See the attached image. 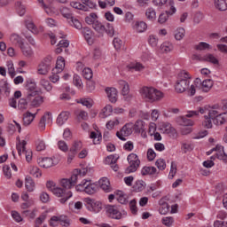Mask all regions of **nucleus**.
I'll return each instance as SVG.
<instances>
[{
  "mask_svg": "<svg viewBox=\"0 0 227 227\" xmlns=\"http://www.w3.org/2000/svg\"><path fill=\"white\" fill-rule=\"evenodd\" d=\"M46 188L48 191H51L54 194V196H57V198H61L59 201L60 203H62V205H65V203H67V201H68V200H70L73 195L70 191L67 192V190L56 186V183H54L53 181H47Z\"/></svg>",
  "mask_w": 227,
  "mask_h": 227,
  "instance_id": "2",
  "label": "nucleus"
},
{
  "mask_svg": "<svg viewBox=\"0 0 227 227\" xmlns=\"http://www.w3.org/2000/svg\"><path fill=\"white\" fill-rule=\"evenodd\" d=\"M133 129L138 134L145 132V121L141 120L137 121L136 123L133 124Z\"/></svg>",
  "mask_w": 227,
  "mask_h": 227,
  "instance_id": "38",
  "label": "nucleus"
},
{
  "mask_svg": "<svg viewBox=\"0 0 227 227\" xmlns=\"http://www.w3.org/2000/svg\"><path fill=\"white\" fill-rule=\"evenodd\" d=\"M215 6L220 12H226L227 10V0H215Z\"/></svg>",
  "mask_w": 227,
  "mask_h": 227,
  "instance_id": "37",
  "label": "nucleus"
},
{
  "mask_svg": "<svg viewBox=\"0 0 227 227\" xmlns=\"http://www.w3.org/2000/svg\"><path fill=\"white\" fill-rule=\"evenodd\" d=\"M106 92L109 102L112 104H116V102H118V90L115 88H106Z\"/></svg>",
  "mask_w": 227,
  "mask_h": 227,
  "instance_id": "10",
  "label": "nucleus"
},
{
  "mask_svg": "<svg viewBox=\"0 0 227 227\" xmlns=\"http://www.w3.org/2000/svg\"><path fill=\"white\" fill-rule=\"evenodd\" d=\"M82 35L89 45H93V31L90 27H83Z\"/></svg>",
  "mask_w": 227,
  "mask_h": 227,
  "instance_id": "22",
  "label": "nucleus"
},
{
  "mask_svg": "<svg viewBox=\"0 0 227 227\" xmlns=\"http://www.w3.org/2000/svg\"><path fill=\"white\" fill-rule=\"evenodd\" d=\"M15 6L20 17H23V15H26V5H24L22 2L20 1L16 2Z\"/></svg>",
  "mask_w": 227,
  "mask_h": 227,
  "instance_id": "40",
  "label": "nucleus"
},
{
  "mask_svg": "<svg viewBox=\"0 0 227 227\" xmlns=\"http://www.w3.org/2000/svg\"><path fill=\"white\" fill-rule=\"evenodd\" d=\"M82 76L84 79H87V81H90V79H93V71H91V68L90 67H85L82 71Z\"/></svg>",
  "mask_w": 227,
  "mask_h": 227,
  "instance_id": "53",
  "label": "nucleus"
},
{
  "mask_svg": "<svg viewBox=\"0 0 227 227\" xmlns=\"http://www.w3.org/2000/svg\"><path fill=\"white\" fill-rule=\"evenodd\" d=\"M219 114H221V109L215 106L207 110L208 118L215 120V121H217V116H219Z\"/></svg>",
  "mask_w": 227,
  "mask_h": 227,
  "instance_id": "20",
  "label": "nucleus"
},
{
  "mask_svg": "<svg viewBox=\"0 0 227 227\" xmlns=\"http://www.w3.org/2000/svg\"><path fill=\"white\" fill-rule=\"evenodd\" d=\"M204 118L205 120L204 121H202V127H204V129H212V127H214V125L212 124L213 119L208 117V115H205Z\"/></svg>",
  "mask_w": 227,
  "mask_h": 227,
  "instance_id": "58",
  "label": "nucleus"
},
{
  "mask_svg": "<svg viewBox=\"0 0 227 227\" xmlns=\"http://www.w3.org/2000/svg\"><path fill=\"white\" fill-rule=\"evenodd\" d=\"M168 4L170 6V11H166L165 12L160 14L158 19L159 24H165V22H168L169 15H174V13H176V8H175V2L173 0H169Z\"/></svg>",
  "mask_w": 227,
  "mask_h": 227,
  "instance_id": "6",
  "label": "nucleus"
},
{
  "mask_svg": "<svg viewBox=\"0 0 227 227\" xmlns=\"http://www.w3.org/2000/svg\"><path fill=\"white\" fill-rule=\"evenodd\" d=\"M157 173V168L155 167H144L141 170V175L145 176L146 175H155Z\"/></svg>",
  "mask_w": 227,
  "mask_h": 227,
  "instance_id": "41",
  "label": "nucleus"
},
{
  "mask_svg": "<svg viewBox=\"0 0 227 227\" xmlns=\"http://www.w3.org/2000/svg\"><path fill=\"white\" fill-rule=\"evenodd\" d=\"M92 28L96 33H98V35H104V33H106V25H103L102 22L98 20L94 23Z\"/></svg>",
  "mask_w": 227,
  "mask_h": 227,
  "instance_id": "28",
  "label": "nucleus"
},
{
  "mask_svg": "<svg viewBox=\"0 0 227 227\" xmlns=\"http://www.w3.org/2000/svg\"><path fill=\"white\" fill-rule=\"evenodd\" d=\"M18 108L20 111H26L27 109V99L20 98L18 103Z\"/></svg>",
  "mask_w": 227,
  "mask_h": 227,
  "instance_id": "63",
  "label": "nucleus"
},
{
  "mask_svg": "<svg viewBox=\"0 0 227 227\" xmlns=\"http://www.w3.org/2000/svg\"><path fill=\"white\" fill-rule=\"evenodd\" d=\"M7 70H8L9 75L12 78L15 77L16 73H15V67L13 66V62L12 61L7 62Z\"/></svg>",
  "mask_w": 227,
  "mask_h": 227,
  "instance_id": "61",
  "label": "nucleus"
},
{
  "mask_svg": "<svg viewBox=\"0 0 227 227\" xmlns=\"http://www.w3.org/2000/svg\"><path fill=\"white\" fill-rule=\"evenodd\" d=\"M70 118V112H61L57 118V125L59 127L65 125Z\"/></svg>",
  "mask_w": 227,
  "mask_h": 227,
  "instance_id": "17",
  "label": "nucleus"
},
{
  "mask_svg": "<svg viewBox=\"0 0 227 227\" xmlns=\"http://www.w3.org/2000/svg\"><path fill=\"white\" fill-rule=\"evenodd\" d=\"M118 83L121 88V94L123 96L129 95V93H130V87L129 86V82H125L124 80H119Z\"/></svg>",
  "mask_w": 227,
  "mask_h": 227,
  "instance_id": "34",
  "label": "nucleus"
},
{
  "mask_svg": "<svg viewBox=\"0 0 227 227\" xmlns=\"http://www.w3.org/2000/svg\"><path fill=\"white\" fill-rule=\"evenodd\" d=\"M39 166L41 168H52L54 161L52 160L51 158H43L39 160Z\"/></svg>",
  "mask_w": 227,
  "mask_h": 227,
  "instance_id": "33",
  "label": "nucleus"
},
{
  "mask_svg": "<svg viewBox=\"0 0 227 227\" xmlns=\"http://www.w3.org/2000/svg\"><path fill=\"white\" fill-rule=\"evenodd\" d=\"M69 23L73 27H75V29H82V23H81L75 17L72 18V20H70Z\"/></svg>",
  "mask_w": 227,
  "mask_h": 227,
  "instance_id": "59",
  "label": "nucleus"
},
{
  "mask_svg": "<svg viewBox=\"0 0 227 227\" xmlns=\"http://www.w3.org/2000/svg\"><path fill=\"white\" fill-rule=\"evenodd\" d=\"M26 145H27V142H26V140H22L21 142L20 141L17 145L16 148L18 150V153L19 155H22V153H25L26 151Z\"/></svg>",
  "mask_w": 227,
  "mask_h": 227,
  "instance_id": "48",
  "label": "nucleus"
},
{
  "mask_svg": "<svg viewBox=\"0 0 227 227\" xmlns=\"http://www.w3.org/2000/svg\"><path fill=\"white\" fill-rule=\"evenodd\" d=\"M10 42H11V43H12V45H17L18 47H20L24 43L22 37H20L17 34L11 35Z\"/></svg>",
  "mask_w": 227,
  "mask_h": 227,
  "instance_id": "25",
  "label": "nucleus"
},
{
  "mask_svg": "<svg viewBox=\"0 0 227 227\" xmlns=\"http://www.w3.org/2000/svg\"><path fill=\"white\" fill-rule=\"evenodd\" d=\"M132 129H134V124L132 122L125 124L120 131L116 132V136L121 141H127L128 136L132 134Z\"/></svg>",
  "mask_w": 227,
  "mask_h": 227,
  "instance_id": "8",
  "label": "nucleus"
},
{
  "mask_svg": "<svg viewBox=\"0 0 227 227\" xmlns=\"http://www.w3.org/2000/svg\"><path fill=\"white\" fill-rule=\"evenodd\" d=\"M83 201L85 207H87L88 210L90 212L98 213L99 210H102V203L100 201H97L91 198H85Z\"/></svg>",
  "mask_w": 227,
  "mask_h": 227,
  "instance_id": "7",
  "label": "nucleus"
},
{
  "mask_svg": "<svg viewBox=\"0 0 227 227\" xmlns=\"http://www.w3.org/2000/svg\"><path fill=\"white\" fill-rule=\"evenodd\" d=\"M25 26L27 28L33 33V35H39L42 31H43V27H36V25L32 20H26L25 21Z\"/></svg>",
  "mask_w": 227,
  "mask_h": 227,
  "instance_id": "16",
  "label": "nucleus"
},
{
  "mask_svg": "<svg viewBox=\"0 0 227 227\" xmlns=\"http://www.w3.org/2000/svg\"><path fill=\"white\" fill-rule=\"evenodd\" d=\"M193 148L194 147L192 146V145L191 143H187V142L182 143L181 150L184 151V153L192 152Z\"/></svg>",
  "mask_w": 227,
  "mask_h": 227,
  "instance_id": "62",
  "label": "nucleus"
},
{
  "mask_svg": "<svg viewBox=\"0 0 227 227\" xmlns=\"http://www.w3.org/2000/svg\"><path fill=\"white\" fill-rule=\"evenodd\" d=\"M25 187L28 192H33V191H35V181L33 180V178H31V176L26 177Z\"/></svg>",
  "mask_w": 227,
  "mask_h": 227,
  "instance_id": "31",
  "label": "nucleus"
},
{
  "mask_svg": "<svg viewBox=\"0 0 227 227\" xmlns=\"http://www.w3.org/2000/svg\"><path fill=\"white\" fill-rule=\"evenodd\" d=\"M20 48L21 49L23 56L26 58H31L33 56V50L31 49L30 45L23 43Z\"/></svg>",
  "mask_w": 227,
  "mask_h": 227,
  "instance_id": "26",
  "label": "nucleus"
},
{
  "mask_svg": "<svg viewBox=\"0 0 227 227\" xmlns=\"http://www.w3.org/2000/svg\"><path fill=\"white\" fill-rule=\"evenodd\" d=\"M160 49H161V52H171V51H173L174 47H173V43H169V42H165L160 45Z\"/></svg>",
  "mask_w": 227,
  "mask_h": 227,
  "instance_id": "51",
  "label": "nucleus"
},
{
  "mask_svg": "<svg viewBox=\"0 0 227 227\" xmlns=\"http://www.w3.org/2000/svg\"><path fill=\"white\" fill-rule=\"evenodd\" d=\"M98 189V186L95 184H85V192L86 194H95L97 192V190Z\"/></svg>",
  "mask_w": 227,
  "mask_h": 227,
  "instance_id": "39",
  "label": "nucleus"
},
{
  "mask_svg": "<svg viewBox=\"0 0 227 227\" xmlns=\"http://www.w3.org/2000/svg\"><path fill=\"white\" fill-rule=\"evenodd\" d=\"M198 114H200L199 111H190L185 116L178 117L176 119V121L183 127H192V125H194V122L187 118H194V116H198Z\"/></svg>",
  "mask_w": 227,
  "mask_h": 227,
  "instance_id": "5",
  "label": "nucleus"
},
{
  "mask_svg": "<svg viewBox=\"0 0 227 227\" xmlns=\"http://www.w3.org/2000/svg\"><path fill=\"white\" fill-rule=\"evenodd\" d=\"M111 113H113V106L106 105L100 113L101 118H107V116H111Z\"/></svg>",
  "mask_w": 227,
  "mask_h": 227,
  "instance_id": "45",
  "label": "nucleus"
},
{
  "mask_svg": "<svg viewBox=\"0 0 227 227\" xmlns=\"http://www.w3.org/2000/svg\"><path fill=\"white\" fill-rule=\"evenodd\" d=\"M40 85L46 90V91H51L52 90V84H51V82L46 79H41Z\"/></svg>",
  "mask_w": 227,
  "mask_h": 227,
  "instance_id": "55",
  "label": "nucleus"
},
{
  "mask_svg": "<svg viewBox=\"0 0 227 227\" xmlns=\"http://www.w3.org/2000/svg\"><path fill=\"white\" fill-rule=\"evenodd\" d=\"M51 221H55V223H60L63 227H70V218L65 215H61L59 216H52Z\"/></svg>",
  "mask_w": 227,
  "mask_h": 227,
  "instance_id": "14",
  "label": "nucleus"
},
{
  "mask_svg": "<svg viewBox=\"0 0 227 227\" xmlns=\"http://www.w3.org/2000/svg\"><path fill=\"white\" fill-rule=\"evenodd\" d=\"M98 21V16L95 12L90 13L88 16L85 17V22L86 24H88V26H93Z\"/></svg>",
  "mask_w": 227,
  "mask_h": 227,
  "instance_id": "29",
  "label": "nucleus"
},
{
  "mask_svg": "<svg viewBox=\"0 0 227 227\" xmlns=\"http://www.w3.org/2000/svg\"><path fill=\"white\" fill-rule=\"evenodd\" d=\"M28 171L29 174L35 178H40V176H42V172H40V168H38V167H30Z\"/></svg>",
  "mask_w": 227,
  "mask_h": 227,
  "instance_id": "54",
  "label": "nucleus"
},
{
  "mask_svg": "<svg viewBox=\"0 0 227 227\" xmlns=\"http://www.w3.org/2000/svg\"><path fill=\"white\" fill-rule=\"evenodd\" d=\"M204 61H207V63H212L213 65H218L219 59L214 56L212 53H207L204 56Z\"/></svg>",
  "mask_w": 227,
  "mask_h": 227,
  "instance_id": "44",
  "label": "nucleus"
},
{
  "mask_svg": "<svg viewBox=\"0 0 227 227\" xmlns=\"http://www.w3.org/2000/svg\"><path fill=\"white\" fill-rule=\"evenodd\" d=\"M185 36V29L184 27H179L176 29L175 38L176 40H183L184 37Z\"/></svg>",
  "mask_w": 227,
  "mask_h": 227,
  "instance_id": "56",
  "label": "nucleus"
},
{
  "mask_svg": "<svg viewBox=\"0 0 227 227\" xmlns=\"http://www.w3.org/2000/svg\"><path fill=\"white\" fill-rule=\"evenodd\" d=\"M90 139H93L94 145H100V141H102V132L97 130L90 132Z\"/></svg>",
  "mask_w": 227,
  "mask_h": 227,
  "instance_id": "30",
  "label": "nucleus"
},
{
  "mask_svg": "<svg viewBox=\"0 0 227 227\" xmlns=\"http://www.w3.org/2000/svg\"><path fill=\"white\" fill-rule=\"evenodd\" d=\"M139 93L145 102H150L151 104L164 98V93L153 87L144 86L140 89Z\"/></svg>",
  "mask_w": 227,
  "mask_h": 227,
  "instance_id": "1",
  "label": "nucleus"
},
{
  "mask_svg": "<svg viewBox=\"0 0 227 227\" xmlns=\"http://www.w3.org/2000/svg\"><path fill=\"white\" fill-rule=\"evenodd\" d=\"M129 70H136V72H143L145 70V66L139 62L130 64L128 66Z\"/></svg>",
  "mask_w": 227,
  "mask_h": 227,
  "instance_id": "49",
  "label": "nucleus"
},
{
  "mask_svg": "<svg viewBox=\"0 0 227 227\" xmlns=\"http://www.w3.org/2000/svg\"><path fill=\"white\" fill-rule=\"evenodd\" d=\"M115 195L117 196V200L121 205H127L129 200H127V196L123 192L118 191L115 192Z\"/></svg>",
  "mask_w": 227,
  "mask_h": 227,
  "instance_id": "42",
  "label": "nucleus"
},
{
  "mask_svg": "<svg viewBox=\"0 0 227 227\" xmlns=\"http://www.w3.org/2000/svg\"><path fill=\"white\" fill-rule=\"evenodd\" d=\"M50 71L51 67H49V66H45V64H43L42 62L37 67V74H39V75H47Z\"/></svg>",
  "mask_w": 227,
  "mask_h": 227,
  "instance_id": "36",
  "label": "nucleus"
},
{
  "mask_svg": "<svg viewBox=\"0 0 227 227\" xmlns=\"http://www.w3.org/2000/svg\"><path fill=\"white\" fill-rule=\"evenodd\" d=\"M59 184L64 189H72V187H75L77 184V177L73 174L70 178L61 179Z\"/></svg>",
  "mask_w": 227,
  "mask_h": 227,
  "instance_id": "9",
  "label": "nucleus"
},
{
  "mask_svg": "<svg viewBox=\"0 0 227 227\" xmlns=\"http://www.w3.org/2000/svg\"><path fill=\"white\" fill-rule=\"evenodd\" d=\"M38 95V90H36V84L30 82L27 85V98H31V97H35Z\"/></svg>",
  "mask_w": 227,
  "mask_h": 227,
  "instance_id": "19",
  "label": "nucleus"
},
{
  "mask_svg": "<svg viewBox=\"0 0 227 227\" xmlns=\"http://www.w3.org/2000/svg\"><path fill=\"white\" fill-rule=\"evenodd\" d=\"M10 84L8 82L2 81L0 82V93L4 95V97H10Z\"/></svg>",
  "mask_w": 227,
  "mask_h": 227,
  "instance_id": "23",
  "label": "nucleus"
},
{
  "mask_svg": "<svg viewBox=\"0 0 227 227\" xmlns=\"http://www.w3.org/2000/svg\"><path fill=\"white\" fill-rule=\"evenodd\" d=\"M28 102H30L31 107H40L42 104H43V98L38 94L31 97L30 98H27Z\"/></svg>",
  "mask_w": 227,
  "mask_h": 227,
  "instance_id": "13",
  "label": "nucleus"
},
{
  "mask_svg": "<svg viewBox=\"0 0 227 227\" xmlns=\"http://www.w3.org/2000/svg\"><path fill=\"white\" fill-rule=\"evenodd\" d=\"M73 175L74 176H76V180H79L81 176H86V175H88V168H86L82 169L76 168L74 170Z\"/></svg>",
  "mask_w": 227,
  "mask_h": 227,
  "instance_id": "46",
  "label": "nucleus"
},
{
  "mask_svg": "<svg viewBox=\"0 0 227 227\" xmlns=\"http://www.w3.org/2000/svg\"><path fill=\"white\" fill-rule=\"evenodd\" d=\"M118 125H120V120L118 118H115L106 122V129L108 130H113V129H114V127H118Z\"/></svg>",
  "mask_w": 227,
  "mask_h": 227,
  "instance_id": "52",
  "label": "nucleus"
},
{
  "mask_svg": "<svg viewBox=\"0 0 227 227\" xmlns=\"http://www.w3.org/2000/svg\"><path fill=\"white\" fill-rule=\"evenodd\" d=\"M82 148V142H81V140H74L69 150H71L74 153H77V152H79Z\"/></svg>",
  "mask_w": 227,
  "mask_h": 227,
  "instance_id": "47",
  "label": "nucleus"
},
{
  "mask_svg": "<svg viewBox=\"0 0 227 227\" xmlns=\"http://www.w3.org/2000/svg\"><path fill=\"white\" fill-rule=\"evenodd\" d=\"M133 27L137 33H145L148 26L144 21H137Z\"/></svg>",
  "mask_w": 227,
  "mask_h": 227,
  "instance_id": "32",
  "label": "nucleus"
},
{
  "mask_svg": "<svg viewBox=\"0 0 227 227\" xmlns=\"http://www.w3.org/2000/svg\"><path fill=\"white\" fill-rule=\"evenodd\" d=\"M105 27V33H106L108 36H114V27L111 23H106Z\"/></svg>",
  "mask_w": 227,
  "mask_h": 227,
  "instance_id": "60",
  "label": "nucleus"
},
{
  "mask_svg": "<svg viewBox=\"0 0 227 227\" xmlns=\"http://www.w3.org/2000/svg\"><path fill=\"white\" fill-rule=\"evenodd\" d=\"M75 115H76V118H78V120H83V121L88 120V112L84 110H77L75 112Z\"/></svg>",
  "mask_w": 227,
  "mask_h": 227,
  "instance_id": "57",
  "label": "nucleus"
},
{
  "mask_svg": "<svg viewBox=\"0 0 227 227\" xmlns=\"http://www.w3.org/2000/svg\"><path fill=\"white\" fill-rule=\"evenodd\" d=\"M227 121V113H220L216 118L215 125H224Z\"/></svg>",
  "mask_w": 227,
  "mask_h": 227,
  "instance_id": "50",
  "label": "nucleus"
},
{
  "mask_svg": "<svg viewBox=\"0 0 227 227\" xmlns=\"http://www.w3.org/2000/svg\"><path fill=\"white\" fill-rule=\"evenodd\" d=\"M159 129L163 132V134H176V129H175L169 122H162Z\"/></svg>",
  "mask_w": 227,
  "mask_h": 227,
  "instance_id": "12",
  "label": "nucleus"
},
{
  "mask_svg": "<svg viewBox=\"0 0 227 227\" xmlns=\"http://www.w3.org/2000/svg\"><path fill=\"white\" fill-rule=\"evenodd\" d=\"M145 17L148 20H155L157 19V12H155V9L153 7H149L145 11Z\"/></svg>",
  "mask_w": 227,
  "mask_h": 227,
  "instance_id": "35",
  "label": "nucleus"
},
{
  "mask_svg": "<svg viewBox=\"0 0 227 227\" xmlns=\"http://www.w3.org/2000/svg\"><path fill=\"white\" fill-rule=\"evenodd\" d=\"M201 90L204 93H208L210 90H212V86H214V81L210 79L204 80L201 83Z\"/></svg>",
  "mask_w": 227,
  "mask_h": 227,
  "instance_id": "27",
  "label": "nucleus"
},
{
  "mask_svg": "<svg viewBox=\"0 0 227 227\" xmlns=\"http://www.w3.org/2000/svg\"><path fill=\"white\" fill-rule=\"evenodd\" d=\"M128 162L129 166L125 169V173L127 175H130V173H136L137 171V168H139V164H141V160H139V157L136 153H130L128 155Z\"/></svg>",
  "mask_w": 227,
  "mask_h": 227,
  "instance_id": "4",
  "label": "nucleus"
},
{
  "mask_svg": "<svg viewBox=\"0 0 227 227\" xmlns=\"http://www.w3.org/2000/svg\"><path fill=\"white\" fill-rule=\"evenodd\" d=\"M196 51H212V45L208 43L200 42L195 46Z\"/></svg>",
  "mask_w": 227,
  "mask_h": 227,
  "instance_id": "43",
  "label": "nucleus"
},
{
  "mask_svg": "<svg viewBox=\"0 0 227 227\" xmlns=\"http://www.w3.org/2000/svg\"><path fill=\"white\" fill-rule=\"evenodd\" d=\"M100 188L105 191V192H111L113 188H111V183L107 177H103L99 180Z\"/></svg>",
  "mask_w": 227,
  "mask_h": 227,
  "instance_id": "21",
  "label": "nucleus"
},
{
  "mask_svg": "<svg viewBox=\"0 0 227 227\" xmlns=\"http://www.w3.org/2000/svg\"><path fill=\"white\" fill-rule=\"evenodd\" d=\"M159 211L161 215H166V214L169 212V204H168V202H163L160 207Z\"/></svg>",
  "mask_w": 227,
  "mask_h": 227,
  "instance_id": "64",
  "label": "nucleus"
},
{
  "mask_svg": "<svg viewBox=\"0 0 227 227\" xmlns=\"http://www.w3.org/2000/svg\"><path fill=\"white\" fill-rule=\"evenodd\" d=\"M36 118V114H31V112L27 111L23 114V125L27 127L33 123V121Z\"/></svg>",
  "mask_w": 227,
  "mask_h": 227,
  "instance_id": "18",
  "label": "nucleus"
},
{
  "mask_svg": "<svg viewBox=\"0 0 227 227\" xmlns=\"http://www.w3.org/2000/svg\"><path fill=\"white\" fill-rule=\"evenodd\" d=\"M108 217H111V219H121V213L120 210H118V207L115 206H110L107 210Z\"/></svg>",
  "mask_w": 227,
  "mask_h": 227,
  "instance_id": "11",
  "label": "nucleus"
},
{
  "mask_svg": "<svg viewBox=\"0 0 227 227\" xmlns=\"http://www.w3.org/2000/svg\"><path fill=\"white\" fill-rule=\"evenodd\" d=\"M64 68H65V59L63 57H58L56 67L55 69H53V72H57V74H61Z\"/></svg>",
  "mask_w": 227,
  "mask_h": 227,
  "instance_id": "24",
  "label": "nucleus"
},
{
  "mask_svg": "<svg viewBox=\"0 0 227 227\" xmlns=\"http://www.w3.org/2000/svg\"><path fill=\"white\" fill-rule=\"evenodd\" d=\"M191 86V75L187 71H181L178 74L177 81L176 82V93H185Z\"/></svg>",
  "mask_w": 227,
  "mask_h": 227,
  "instance_id": "3",
  "label": "nucleus"
},
{
  "mask_svg": "<svg viewBox=\"0 0 227 227\" xmlns=\"http://www.w3.org/2000/svg\"><path fill=\"white\" fill-rule=\"evenodd\" d=\"M215 152H216V159H219L220 160H223L224 162H227V154L224 152V147L223 145H217L215 147Z\"/></svg>",
  "mask_w": 227,
  "mask_h": 227,
  "instance_id": "15",
  "label": "nucleus"
}]
</instances>
